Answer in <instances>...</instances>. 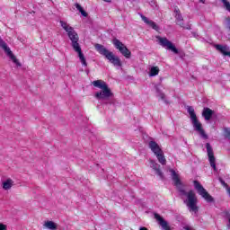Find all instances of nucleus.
Segmentation results:
<instances>
[{
	"label": "nucleus",
	"mask_w": 230,
	"mask_h": 230,
	"mask_svg": "<svg viewBox=\"0 0 230 230\" xmlns=\"http://www.w3.org/2000/svg\"><path fill=\"white\" fill-rule=\"evenodd\" d=\"M170 172L172 173V179L174 182V186L179 190L184 204L187 206L190 213H195V215H197V213H199V206H197L199 199H197L195 191L190 190L187 192L184 190V185L182 184V181H181V177L174 170L171 169Z\"/></svg>",
	"instance_id": "f257e3e1"
},
{
	"label": "nucleus",
	"mask_w": 230,
	"mask_h": 230,
	"mask_svg": "<svg viewBox=\"0 0 230 230\" xmlns=\"http://www.w3.org/2000/svg\"><path fill=\"white\" fill-rule=\"evenodd\" d=\"M93 87H98L101 89V91L95 93V98L97 100H101L102 102L105 100H109V98H112L114 96V93H112V91L111 88H109V85H107V83L103 80H96L93 82Z\"/></svg>",
	"instance_id": "f03ea898"
},
{
	"label": "nucleus",
	"mask_w": 230,
	"mask_h": 230,
	"mask_svg": "<svg viewBox=\"0 0 230 230\" xmlns=\"http://www.w3.org/2000/svg\"><path fill=\"white\" fill-rule=\"evenodd\" d=\"M94 48L100 55H102V57H105V58L110 62V64H112L115 67H121L123 64L121 63V59L114 55L113 52L110 51L106 48L103 47V45L101 44H95Z\"/></svg>",
	"instance_id": "7ed1b4c3"
},
{
	"label": "nucleus",
	"mask_w": 230,
	"mask_h": 230,
	"mask_svg": "<svg viewBox=\"0 0 230 230\" xmlns=\"http://www.w3.org/2000/svg\"><path fill=\"white\" fill-rule=\"evenodd\" d=\"M68 38L72 42L71 46L74 51H75V53L78 54L80 62L83 64V66H84V67H87V61L85 60L84 53H82V47H80V43H78L80 38L78 37V33H76V31H74L70 34H68Z\"/></svg>",
	"instance_id": "20e7f679"
},
{
	"label": "nucleus",
	"mask_w": 230,
	"mask_h": 230,
	"mask_svg": "<svg viewBox=\"0 0 230 230\" xmlns=\"http://www.w3.org/2000/svg\"><path fill=\"white\" fill-rule=\"evenodd\" d=\"M187 111L190 115L193 128L196 132L203 137V139H208V135L206 134V131H204V128H202V123L200 120H199V118H197V113H195V109L191 106L187 107Z\"/></svg>",
	"instance_id": "39448f33"
},
{
	"label": "nucleus",
	"mask_w": 230,
	"mask_h": 230,
	"mask_svg": "<svg viewBox=\"0 0 230 230\" xmlns=\"http://www.w3.org/2000/svg\"><path fill=\"white\" fill-rule=\"evenodd\" d=\"M148 146L153 154H155V155L156 156V159L158 160L160 164H166V158L164 157V152H163L161 146H159V144H157L155 141H150L148 143Z\"/></svg>",
	"instance_id": "423d86ee"
},
{
	"label": "nucleus",
	"mask_w": 230,
	"mask_h": 230,
	"mask_svg": "<svg viewBox=\"0 0 230 230\" xmlns=\"http://www.w3.org/2000/svg\"><path fill=\"white\" fill-rule=\"evenodd\" d=\"M156 39H157L160 46H162V48H164L165 49H168L169 51H172V53H174L175 55L179 54V49H177L175 45L173 43H172V41H170L168 39L163 38L161 36H157Z\"/></svg>",
	"instance_id": "0eeeda50"
},
{
	"label": "nucleus",
	"mask_w": 230,
	"mask_h": 230,
	"mask_svg": "<svg viewBox=\"0 0 230 230\" xmlns=\"http://www.w3.org/2000/svg\"><path fill=\"white\" fill-rule=\"evenodd\" d=\"M0 47L2 49H4V53L9 57V58L17 66V67H21V62H19V59L13 55V52L10 49L9 46L0 38Z\"/></svg>",
	"instance_id": "6e6552de"
},
{
	"label": "nucleus",
	"mask_w": 230,
	"mask_h": 230,
	"mask_svg": "<svg viewBox=\"0 0 230 230\" xmlns=\"http://www.w3.org/2000/svg\"><path fill=\"white\" fill-rule=\"evenodd\" d=\"M194 188L197 190L199 195L202 197L207 202H213V197L209 195L208 190L198 181H193Z\"/></svg>",
	"instance_id": "1a4fd4ad"
},
{
	"label": "nucleus",
	"mask_w": 230,
	"mask_h": 230,
	"mask_svg": "<svg viewBox=\"0 0 230 230\" xmlns=\"http://www.w3.org/2000/svg\"><path fill=\"white\" fill-rule=\"evenodd\" d=\"M112 44H113V46H115L116 49H118L119 51V53H121V55H123V57H125L126 58H128L130 57V55H131L130 50H128L127 46H125V44H123V42H121L119 40H118L116 38L113 39Z\"/></svg>",
	"instance_id": "9d476101"
},
{
	"label": "nucleus",
	"mask_w": 230,
	"mask_h": 230,
	"mask_svg": "<svg viewBox=\"0 0 230 230\" xmlns=\"http://www.w3.org/2000/svg\"><path fill=\"white\" fill-rule=\"evenodd\" d=\"M206 146H207V152H208L210 166H212L214 170H217V164H215V155L213 154V148H211V145H209V143H207Z\"/></svg>",
	"instance_id": "9b49d317"
},
{
	"label": "nucleus",
	"mask_w": 230,
	"mask_h": 230,
	"mask_svg": "<svg viewBox=\"0 0 230 230\" xmlns=\"http://www.w3.org/2000/svg\"><path fill=\"white\" fill-rule=\"evenodd\" d=\"M140 17L142 19V21L147 24V26H149L150 28H152L153 30H155V31H159V26L157 25V23H155V22L148 19L146 16L140 14Z\"/></svg>",
	"instance_id": "f8f14e48"
},
{
	"label": "nucleus",
	"mask_w": 230,
	"mask_h": 230,
	"mask_svg": "<svg viewBox=\"0 0 230 230\" xmlns=\"http://www.w3.org/2000/svg\"><path fill=\"white\" fill-rule=\"evenodd\" d=\"M150 167L153 168L156 173V175H158V177H160V179H164V176L163 175V172H161V165H159V164H157L155 161L154 160H150Z\"/></svg>",
	"instance_id": "ddd939ff"
},
{
	"label": "nucleus",
	"mask_w": 230,
	"mask_h": 230,
	"mask_svg": "<svg viewBox=\"0 0 230 230\" xmlns=\"http://www.w3.org/2000/svg\"><path fill=\"white\" fill-rule=\"evenodd\" d=\"M155 218L157 220L159 226H161L162 229L164 230H172L170 228V226L168 225V222L164 220L162 217L159 216V214H155Z\"/></svg>",
	"instance_id": "4468645a"
},
{
	"label": "nucleus",
	"mask_w": 230,
	"mask_h": 230,
	"mask_svg": "<svg viewBox=\"0 0 230 230\" xmlns=\"http://www.w3.org/2000/svg\"><path fill=\"white\" fill-rule=\"evenodd\" d=\"M213 114H215V111L209 108H204L202 111V116L206 119V121H209L211 119Z\"/></svg>",
	"instance_id": "2eb2a0df"
},
{
	"label": "nucleus",
	"mask_w": 230,
	"mask_h": 230,
	"mask_svg": "<svg viewBox=\"0 0 230 230\" xmlns=\"http://www.w3.org/2000/svg\"><path fill=\"white\" fill-rule=\"evenodd\" d=\"M59 24H60L61 28H63V30H65V31H66L67 35H69L70 33H73V31H75V29L65 21H60Z\"/></svg>",
	"instance_id": "dca6fc26"
},
{
	"label": "nucleus",
	"mask_w": 230,
	"mask_h": 230,
	"mask_svg": "<svg viewBox=\"0 0 230 230\" xmlns=\"http://www.w3.org/2000/svg\"><path fill=\"white\" fill-rule=\"evenodd\" d=\"M43 227L49 230H57L58 229V225L53 221H45Z\"/></svg>",
	"instance_id": "f3484780"
},
{
	"label": "nucleus",
	"mask_w": 230,
	"mask_h": 230,
	"mask_svg": "<svg viewBox=\"0 0 230 230\" xmlns=\"http://www.w3.org/2000/svg\"><path fill=\"white\" fill-rule=\"evenodd\" d=\"M175 13V19L177 22V24H179V26H184V23L182 22V21H184V19L182 18V14H181V11L179 9H175L174 10Z\"/></svg>",
	"instance_id": "a211bd4d"
},
{
	"label": "nucleus",
	"mask_w": 230,
	"mask_h": 230,
	"mask_svg": "<svg viewBox=\"0 0 230 230\" xmlns=\"http://www.w3.org/2000/svg\"><path fill=\"white\" fill-rule=\"evenodd\" d=\"M12 186H13V180L12 179H7L2 182L3 190H12Z\"/></svg>",
	"instance_id": "6ab92c4d"
},
{
	"label": "nucleus",
	"mask_w": 230,
	"mask_h": 230,
	"mask_svg": "<svg viewBox=\"0 0 230 230\" xmlns=\"http://www.w3.org/2000/svg\"><path fill=\"white\" fill-rule=\"evenodd\" d=\"M159 66H151L149 69V76H157L159 75Z\"/></svg>",
	"instance_id": "aec40b11"
},
{
	"label": "nucleus",
	"mask_w": 230,
	"mask_h": 230,
	"mask_svg": "<svg viewBox=\"0 0 230 230\" xmlns=\"http://www.w3.org/2000/svg\"><path fill=\"white\" fill-rule=\"evenodd\" d=\"M75 6L78 10V12H80L81 15H83V17H87V12L84 10V7H82L80 4H75Z\"/></svg>",
	"instance_id": "412c9836"
},
{
	"label": "nucleus",
	"mask_w": 230,
	"mask_h": 230,
	"mask_svg": "<svg viewBox=\"0 0 230 230\" xmlns=\"http://www.w3.org/2000/svg\"><path fill=\"white\" fill-rule=\"evenodd\" d=\"M222 3L224 4V7L226 8V10L230 13V3H229V1L222 0Z\"/></svg>",
	"instance_id": "4be33fe9"
},
{
	"label": "nucleus",
	"mask_w": 230,
	"mask_h": 230,
	"mask_svg": "<svg viewBox=\"0 0 230 230\" xmlns=\"http://www.w3.org/2000/svg\"><path fill=\"white\" fill-rule=\"evenodd\" d=\"M8 229V226L3 223H0V230H6Z\"/></svg>",
	"instance_id": "5701e85b"
},
{
	"label": "nucleus",
	"mask_w": 230,
	"mask_h": 230,
	"mask_svg": "<svg viewBox=\"0 0 230 230\" xmlns=\"http://www.w3.org/2000/svg\"><path fill=\"white\" fill-rule=\"evenodd\" d=\"M228 229H230V214L228 215V225H227Z\"/></svg>",
	"instance_id": "b1692460"
},
{
	"label": "nucleus",
	"mask_w": 230,
	"mask_h": 230,
	"mask_svg": "<svg viewBox=\"0 0 230 230\" xmlns=\"http://www.w3.org/2000/svg\"><path fill=\"white\" fill-rule=\"evenodd\" d=\"M184 230H194V229H192L191 227H189V226H185Z\"/></svg>",
	"instance_id": "393cba45"
},
{
	"label": "nucleus",
	"mask_w": 230,
	"mask_h": 230,
	"mask_svg": "<svg viewBox=\"0 0 230 230\" xmlns=\"http://www.w3.org/2000/svg\"><path fill=\"white\" fill-rule=\"evenodd\" d=\"M160 97H161L162 100H164V93H161Z\"/></svg>",
	"instance_id": "a878e982"
},
{
	"label": "nucleus",
	"mask_w": 230,
	"mask_h": 230,
	"mask_svg": "<svg viewBox=\"0 0 230 230\" xmlns=\"http://www.w3.org/2000/svg\"><path fill=\"white\" fill-rule=\"evenodd\" d=\"M139 230H148L146 227H140Z\"/></svg>",
	"instance_id": "bb28decb"
},
{
	"label": "nucleus",
	"mask_w": 230,
	"mask_h": 230,
	"mask_svg": "<svg viewBox=\"0 0 230 230\" xmlns=\"http://www.w3.org/2000/svg\"><path fill=\"white\" fill-rule=\"evenodd\" d=\"M105 3H111L112 0H103Z\"/></svg>",
	"instance_id": "cd10ccee"
},
{
	"label": "nucleus",
	"mask_w": 230,
	"mask_h": 230,
	"mask_svg": "<svg viewBox=\"0 0 230 230\" xmlns=\"http://www.w3.org/2000/svg\"><path fill=\"white\" fill-rule=\"evenodd\" d=\"M202 3H204V0H200Z\"/></svg>",
	"instance_id": "c85d7f7f"
}]
</instances>
